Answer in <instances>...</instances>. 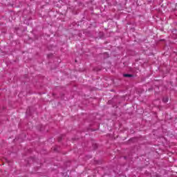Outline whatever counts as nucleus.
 <instances>
[{
    "label": "nucleus",
    "instance_id": "f03ea898",
    "mask_svg": "<svg viewBox=\"0 0 177 177\" xmlns=\"http://www.w3.org/2000/svg\"><path fill=\"white\" fill-rule=\"evenodd\" d=\"M124 77H132V75H131V74H124Z\"/></svg>",
    "mask_w": 177,
    "mask_h": 177
},
{
    "label": "nucleus",
    "instance_id": "f257e3e1",
    "mask_svg": "<svg viewBox=\"0 0 177 177\" xmlns=\"http://www.w3.org/2000/svg\"><path fill=\"white\" fill-rule=\"evenodd\" d=\"M168 100H169L168 97H163V99H162V102H163L164 103L168 102Z\"/></svg>",
    "mask_w": 177,
    "mask_h": 177
}]
</instances>
